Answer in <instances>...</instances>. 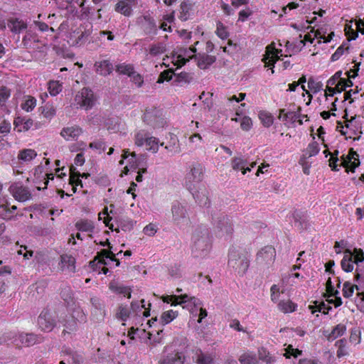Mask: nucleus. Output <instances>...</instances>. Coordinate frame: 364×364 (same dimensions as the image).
Returning a JSON list of instances; mask_svg holds the SVG:
<instances>
[{
	"mask_svg": "<svg viewBox=\"0 0 364 364\" xmlns=\"http://www.w3.org/2000/svg\"><path fill=\"white\" fill-rule=\"evenodd\" d=\"M192 255L196 258H204L211 249L210 231L205 226L197 227L192 235Z\"/></svg>",
	"mask_w": 364,
	"mask_h": 364,
	"instance_id": "f257e3e1",
	"label": "nucleus"
},
{
	"mask_svg": "<svg viewBox=\"0 0 364 364\" xmlns=\"http://www.w3.org/2000/svg\"><path fill=\"white\" fill-rule=\"evenodd\" d=\"M363 261L364 254L361 249L355 248L353 252L349 249H346L344 251V255L341 260V265L343 271L350 272L354 269L353 264H355L357 267L355 269V280H364V267L359 264Z\"/></svg>",
	"mask_w": 364,
	"mask_h": 364,
	"instance_id": "f03ea898",
	"label": "nucleus"
},
{
	"mask_svg": "<svg viewBox=\"0 0 364 364\" xmlns=\"http://www.w3.org/2000/svg\"><path fill=\"white\" fill-rule=\"evenodd\" d=\"M212 225L215 232L221 237L231 235L233 232L232 221L224 213L215 211L212 213Z\"/></svg>",
	"mask_w": 364,
	"mask_h": 364,
	"instance_id": "7ed1b4c3",
	"label": "nucleus"
},
{
	"mask_svg": "<svg viewBox=\"0 0 364 364\" xmlns=\"http://www.w3.org/2000/svg\"><path fill=\"white\" fill-rule=\"evenodd\" d=\"M143 120L154 129L164 127L166 123L162 110L154 107L145 109Z\"/></svg>",
	"mask_w": 364,
	"mask_h": 364,
	"instance_id": "20e7f679",
	"label": "nucleus"
},
{
	"mask_svg": "<svg viewBox=\"0 0 364 364\" xmlns=\"http://www.w3.org/2000/svg\"><path fill=\"white\" fill-rule=\"evenodd\" d=\"M55 313L49 309H43L38 318L39 328L46 332L51 331L56 326Z\"/></svg>",
	"mask_w": 364,
	"mask_h": 364,
	"instance_id": "39448f33",
	"label": "nucleus"
},
{
	"mask_svg": "<svg viewBox=\"0 0 364 364\" xmlns=\"http://www.w3.org/2000/svg\"><path fill=\"white\" fill-rule=\"evenodd\" d=\"M75 100L81 107H84L86 109H90L95 102L93 92L89 88L85 87L76 95Z\"/></svg>",
	"mask_w": 364,
	"mask_h": 364,
	"instance_id": "423d86ee",
	"label": "nucleus"
},
{
	"mask_svg": "<svg viewBox=\"0 0 364 364\" xmlns=\"http://www.w3.org/2000/svg\"><path fill=\"white\" fill-rule=\"evenodd\" d=\"M9 191L13 197L19 202H25L31 198L32 194L27 187L20 183H14L9 187Z\"/></svg>",
	"mask_w": 364,
	"mask_h": 364,
	"instance_id": "0eeeda50",
	"label": "nucleus"
},
{
	"mask_svg": "<svg viewBox=\"0 0 364 364\" xmlns=\"http://www.w3.org/2000/svg\"><path fill=\"white\" fill-rule=\"evenodd\" d=\"M63 326L62 335L66 338H72L76 335L78 331L77 319L75 318V316H66L62 321H60Z\"/></svg>",
	"mask_w": 364,
	"mask_h": 364,
	"instance_id": "6e6552de",
	"label": "nucleus"
},
{
	"mask_svg": "<svg viewBox=\"0 0 364 364\" xmlns=\"http://www.w3.org/2000/svg\"><path fill=\"white\" fill-rule=\"evenodd\" d=\"M41 341L42 337L41 336L32 333H21L18 334V338H15L13 341V343L18 347H29L37 343H41Z\"/></svg>",
	"mask_w": 364,
	"mask_h": 364,
	"instance_id": "1a4fd4ad",
	"label": "nucleus"
},
{
	"mask_svg": "<svg viewBox=\"0 0 364 364\" xmlns=\"http://www.w3.org/2000/svg\"><path fill=\"white\" fill-rule=\"evenodd\" d=\"M203 179V168L200 166L193 167L188 173L186 178V186L189 191L196 189L197 185Z\"/></svg>",
	"mask_w": 364,
	"mask_h": 364,
	"instance_id": "9d476101",
	"label": "nucleus"
},
{
	"mask_svg": "<svg viewBox=\"0 0 364 364\" xmlns=\"http://www.w3.org/2000/svg\"><path fill=\"white\" fill-rule=\"evenodd\" d=\"M358 157V154L353 149H350L348 156L342 157L341 165L346 168V171H354V169L359 166L360 161Z\"/></svg>",
	"mask_w": 364,
	"mask_h": 364,
	"instance_id": "9b49d317",
	"label": "nucleus"
},
{
	"mask_svg": "<svg viewBox=\"0 0 364 364\" xmlns=\"http://www.w3.org/2000/svg\"><path fill=\"white\" fill-rule=\"evenodd\" d=\"M196 202L199 205L203 207H208L210 205V200L208 196V191L205 187L196 188L193 191H191Z\"/></svg>",
	"mask_w": 364,
	"mask_h": 364,
	"instance_id": "f8f14e48",
	"label": "nucleus"
},
{
	"mask_svg": "<svg viewBox=\"0 0 364 364\" xmlns=\"http://www.w3.org/2000/svg\"><path fill=\"white\" fill-rule=\"evenodd\" d=\"M105 258H109L112 261L116 262V266L117 267L120 264L119 259L115 258V255L112 252L107 250H102L100 252H97V255L90 264L93 266L95 262L98 260L99 263L106 265L107 263L105 260Z\"/></svg>",
	"mask_w": 364,
	"mask_h": 364,
	"instance_id": "ddd939ff",
	"label": "nucleus"
},
{
	"mask_svg": "<svg viewBox=\"0 0 364 364\" xmlns=\"http://www.w3.org/2000/svg\"><path fill=\"white\" fill-rule=\"evenodd\" d=\"M141 27L144 32L149 36L157 33V26L154 20L149 16H144L141 21Z\"/></svg>",
	"mask_w": 364,
	"mask_h": 364,
	"instance_id": "4468645a",
	"label": "nucleus"
},
{
	"mask_svg": "<svg viewBox=\"0 0 364 364\" xmlns=\"http://www.w3.org/2000/svg\"><path fill=\"white\" fill-rule=\"evenodd\" d=\"M191 58H195L197 60V65L200 69H206L213 63H215L216 58L213 55H209L205 53H199L194 55Z\"/></svg>",
	"mask_w": 364,
	"mask_h": 364,
	"instance_id": "2eb2a0df",
	"label": "nucleus"
},
{
	"mask_svg": "<svg viewBox=\"0 0 364 364\" xmlns=\"http://www.w3.org/2000/svg\"><path fill=\"white\" fill-rule=\"evenodd\" d=\"M7 26L14 33H20L27 28V23L18 18H10L7 21Z\"/></svg>",
	"mask_w": 364,
	"mask_h": 364,
	"instance_id": "dca6fc26",
	"label": "nucleus"
},
{
	"mask_svg": "<svg viewBox=\"0 0 364 364\" xmlns=\"http://www.w3.org/2000/svg\"><path fill=\"white\" fill-rule=\"evenodd\" d=\"M185 355L181 352H173L168 354L159 364H183Z\"/></svg>",
	"mask_w": 364,
	"mask_h": 364,
	"instance_id": "f3484780",
	"label": "nucleus"
},
{
	"mask_svg": "<svg viewBox=\"0 0 364 364\" xmlns=\"http://www.w3.org/2000/svg\"><path fill=\"white\" fill-rule=\"evenodd\" d=\"M237 255L236 254V252L235 251H231L229 254V264L230 265L232 266V267H236V268H239L240 270L245 272L247 269L248 268V266H249V262L247 260V259L245 257H243L240 262V264L237 265Z\"/></svg>",
	"mask_w": 364,
	"mask_h": 364,
	"instance_id": "a211bd4d",
	"label": "nucleus"
},
{
	"mask_svg": "<svg viewBox=\"0 0 364 364\" xmlns=\"http://www.w3.org/2000/svg\"><path fill=\"white\" fill-rule=\"evenodd\" d=\"M82 133V130L77 126L65 127L62 129L60 135L66 140L75 139Z\"/></svg>",
	"mask_w": 364,
	"mask_h": 364,
	"instance_id": "6ab92c4d",
	"label": "nucleus"
},
{
	"mask_svg": "<svg viewBox=\"0 0 364 364\" xmlns=\"http://www.w3.org/2000/svg\"><path fill=\"white\" fill-rule=\"evenodd\" d=\"M95 70L101 75H108L113 70L112 64L107 60L96 62L95 64Z\"/></svg>",
	"mask_w": 364,
	"mask_h": 364,
	"instance_id": "aec40b11",
	"label": "nucleus"
},
{
	"mask_svg": "<svg viewBox=\"0 0 364 364\" xmlns=\"http://www.w3.org/2000/svg\"><path fill=\"white\" fill-rule=\"evenodd\" d=\"M75 259L71 255H63L60 256V267L62 269H67L69 272H74Z\"/></svg>",
	"mask_w": 364,
	"mask_h": 364,
	"instance_id": "412c9836",
	"label": "nucleus"
},
{
	"mask_svg": "<svg viewBox=\"0 0 364 364\" xmlns=\"http://www.w3.org/2000/svg\"><path fill=\"white\" fill-rule=\"evenodd\" d=\"M173 219L179 221L186 217L187 212L184 206L178 203H175L171 208Z\"/></svg>",
	"mask_w": 364,
	"mask_h": 364,
	"instance_id": "4be33fe9",
	"label": "nucleus"
},
{
	"mask_svg": "<svg viewBox=\"0 0 364 364\" xmlns=\"http://www.w3.org/2000/svg\"><path fill=\"white\" fill-rule=\"evenodd\" d=\"M116 11L126 16H129L132 14V6L128 0H120L115 5Z\"/></svg>",
	"mask_w": 364,
	"mask_h": 364,
	"instance_id": "5701e85b",
	"label": "nucleus"
},
{
	"mask_svg": "<svg viewBox=\"0 0 364 364\" xmlns=\"http://www.w3.org/2000/svg\"><path fill=\"white\" fill-rule=\"evenodd\" d=\"M76 229L79 231L92 232L95 229L94 223L92 220L82 219L78 220L75 225Z\"/></svg>",
	"mask_w": 364,
	"mask_h": 364,
	"instance_id": "b1692460",
	"label": "nucleus"
},
{
	"mask_svg": "<svg viewBox=\"0 0 364 364\" xmlns=\"http://www.w3.org/2000/svg\"><path fill=\"white\" fill-rule=\"evenodd\" d=\"M38 42L37 36L33 33L31 30L26 31L24 36L22 38V44L23 48H30L32 47L33 43Z\"/></svg>",
	"mask_w": 364,
	"mask_h": 364,
	"instance_id": "393cba45",
	"label": "nucleus"
},
{
	"mask_svg": "<svg viewBox=\"0 0 364 364\" xmlns=\"http://www.w3.org/2000/svg\"><path fill=\"white\" fill-rule=\"evenodd\" d=\"M75 168L72 166L70 168V171H71V176L70 177V183L72 185H76V186H82V181L79 178V177H82V178H88L90 176V173H80L79 172H75Z\"/></svg>",
	"mask_w": 364,
	"mask_h": 364,
	"instance_id": "a878e982",
	"label": "nucleus"
},
{
	"mask_svg": "<svg viewBox=\"0 0 364 364\" xmlns=\"http://www.w3.org/2000/svg\"><path fill=\"white\" fill-rule=\"evenodd\" d=\"M109 289L117 294L127 295L128 298H131V289L128 287L118 285L115 282H110Z\"/></svg>",
	"mask_w": 364,
	"mask_h": 364,
	"instance_id": "bb28decb",
	"label": "nucleus"
},
{
	"mask_svg": "<svg viewBox=\"0 0 364 364\" xmlns=\"http://www.w3.org/2000/svg\"><path fill=\"white\" fill-rule=\"evenodd\" d=\"M258 357L260 360L266 364H274L276 361L274 357H273L264 348H260L258 350Z\"/></svg>",
	"mask_w": 364,
	"mask_h": 364,
	"instance_id": "cd10ccee",
	"label": "nucleus"
},
{
	"mask_svg": "<svg viewBox=\"0 0 364 364\" xmlns=\"http://www.w3.org/2000/svg\"><path fill=\"white\" fill-rule=\"evenodd\" d=\"M213 359V355L200 351L196 353V363L197 364H212Z\"/></svg>",
	"mask_w": 364,
	"mask_h": 364,
	"instance_id": "c85d7f7f",
	"label": "nucleus"
},
{
	"mask_svg": "<svg viewBox=\"0 0 364 364\" xmlns=\"http://www.w3.org/2000/svg\"><path fill=\"white\" fill-rule=\"evenodd\" d=\"M247 164L245 160L241 158L235 157L232 160V167L234 170L237 171L239 169L242 170V173L245 174L247 171H250V168H244L245 165Z\"/></svg>",
	"mask_w": 364,
	"mask_h": 364,
	"instance_id": "c756f323",
	"label": "nucleus"
},
{
	"mask_svg": "<svg viewBox=\"0 0 364 364\" xmlns=\"http://www.w3.org/2000/svg\"><path fill=\"white\" fill-rule=\"evenodd\" d=\"M37 156V153L35 150L31 149H26L21 150L18 156V159L29 161L34 159Z\"/></svg>",
	"mask_w": 364,
	"mask_h": 364,
	"instance_id": "7c9ffc66",
	"label": "nucleus"
},
{
	"mask_svg": "<svg viewBox=\"0 0 364 364\" xmlns=\"http://www.w3.org/2000/svg\"><path fill=\"white\" fill-rule=\"evenodd\" d=\"M258 257H262L264 259L272 260L275 256V250L271 246H267L263 248L259 253Z\"/></svg>",
	"mask_w": 364,
	"mask_h": 364,
	"instance_id": "2f4dec72",
	"label": "nucleus"
},
{
	"mask_svg": "<svg viewBox=\"0 0 364 364\" xmlns=\"http://www.w3.org/2000/svg\"><path fill=\"white\" fill-rule=\"evenodd\" d=\"M134 70V68L131 64L121 63L116 66V71L117 73L122 75H127L128 76H132Z\"/></svg>",
	"mask_w": 364,
	"mask_h": 364,
	"instance_id": "473e14b6",
	"label": "nucleus"
},
{
	"mask_svg": "<svg viewBox=\"0 0 364 364\" xmlns=\"http://www.w3.org/2000/svg\"><path fill=\"white\" fill-rule=\"evenodd\" d=\"M176 316V311H173V310L167 311L162 314L160 318V323L162 326H164L173 321Z\"/></svg>",
	"mask_w": 364,
	"mask_h": 364,
	"instance_id": "72a5a7b5",
	"label": "nucleus"
},
{
	"mask_svg": "<svg viewBox=\"0 0 364 364\" xmlns=\"http://www.w3.org/2000/svg\"><path fill=\"white\" fill-rule=\"evenodd\" d=\"M239 361L241 364H257V360L255 354L243 353L239 358Z\"/></svg>",
	"mask_w": 364,
	"mask_h": 364,
	"instance_id": "f704fd0d",
	"label": "nucleus"
},
{
	"mask_svg": "<svg viewBox=\"0 0 364 364\" xmlns=\"http://www.w3.org/2000/svg\"><path fill=\"white\" fill-rule=\"evenodd\" d=\"M279 309L284 313L293 312L296 305L291 301H281L278 304Z\"/></svg>",
	"mask_w": 364,
	"mask_h": 364,
	"instance_id": "c9c22d12",
	"label": "nucleus"
},
{
	"mask_svg": "<svg viewBox=\"0 0 364 364\" xmlns=\"http://www.w3.org/2000/svg\"><path fill=\"white\" fill-rule=\"evenodd\" d=\"M346 326L343 324H338L336 327L333 328L331 333L329 334L328 339L329 341L334 340L337 337L342 336L346 331Z\"/></svg>",
	"mask_w": 364,
	"mask_h": 364,
	"instance_id": "e433bc0d",
	"label": "nucleus"
},
{
	"mask_svg": "<svg viewBox=\"0 0 364 364\" xmlns=\"http://www.w3.org/2000/svg\"><path fill=\"white\" fill-rule=\"evenodd\" d=\"M316 306H309V309L311 310V313L314 314L316 311L322 312L324 314H327L328 311L331 309V306H326L324 302L318 303V301L315 302Z\"/></svg>",
	"mask_w": 364,
	"mask_h": 364,
	"instance_id": "4c0bfd02",
	"label": "nucleus"
},
{
	"mask_svg": "<svg viewBox=\"0 0 364 364\" xmlns=\"http://www.w3.org/2000/svg\"><path fill=\"white\" fill-rule=\"evenodd\" d=\"M166 51L165 45L162 43L154 44L150 47L149 53L151 55L156 56L159 54H162Z\"/></svg>",
	"mask_w": 364,
	"mask_h": 364,
	"instance_id": "58836bf2",
	"label": "nucleus"
},
{
	"mask_svg": "<svg viewBox=\"0 0 364 364\" xmlns=\"http://www.w3.org/2000/svg\"><path fill=\"white\" fill-rule=\"evenodd\" d=\"M259 117L265 127H269L273 124V117L267 112H260Z\"/></svg>",
	"mask_w": 364,
	"mask_h": 364,
	"instance_id": "ea45409f",
	"label": "nucleus"
},
{
	"mask_svg": "<svg viewBox=\"0 0 364 364\" xmlns=\"http://www.w3.org/2000/svg\"><path fill=\"white\" fill-rule=\"evenodd\" d=\"M346 341L345 339H340L336 342V346L338 347L337 356L341 358L348 354L346 349Z\"/></svg>",
	"mask_w": 364,
	"mask_h": 364,
	"instance_id": "a19ab883",
	"label": "nucleus"
},
{
	"mask_svg": "<svg viewBox=\"0 0 364 364\" xmlns=\"http://www.w3.org/2000/svg\"><path fill=\"white\" fill-rule=\"evenodd\" d=\"M146 145L149 149L156 153L159 149V140L156 137H146L145 140Z\"/></svg>",
	"mask_w": 364,
	"mask_h": 364,
	"instance_id": "79ce46f5",
	"label": "nucleus"
},
{
	"mask_svg": "<svg viewBox=\"0 0 364 364\" xmlns=\"http://www.w3.org/2000/svg\"><path fill=\"white\" fill-rule=\"evenodd\" d=\"M36 104V100L33 97L28 96L27 100L21 105V107L26 112H29L35 107Z\"/></svg>",
	"mask_w": 364,
	"mask_h": 364,
	"instance_id": "37998d69",
	"label": "nucleus"
},
{
	"mask_svg": "<svg viewBox=\"0 0 364 364\" xmlns=\"http://www.w3.org/2000/svg\"><path fill=\"white\" fill-rule=\"evenodd\" d=\"M18 338V334L15 332H6L0 338V343H13V341Z\"/></svg>",
	"mask_w": 364,
	"mask_h": 364,
	"instance_id": "c03bdc74",
	"label": "nucleus"
},
{
	"mask_svg": "<svg viewBox=\"0 0 364 364\" xmlns=\"http://www.w3.org/2000/svg\"><path fill=\"white\" fill-rule=\"evenodd\" d=\"M308 87L316 93L323 89V84L321 82L315 81L312 77H310L308 81Z\"/></svg>",
	"mask_w": 364,
	"mask_h": 364,
	"instance_id": "a18cd8bd",
	"label": "nucleus"
},
{
	"mask_svg": "<svg viewBox=\"0 0 364 364\" xmlns=\"http://www.w3.org/2000/svg\"><path fill=\"white\" fill-rule=\"evenodd\" d=\"M11 95V90L5 87L2 86L0 87V106L5 105L6 100Z\"/></svg>",
	"mask_w": 364,
	"mask_h": 364,
	"instance_id": "49530a36",
	"label": "nucleus"
},
{
	"mask_svg": "<svg viewBox=\"0 0 364 364\" xmlns=\"http://www.w3.org/2000/svg\"><path fill=\"white\" fill-rule=\"evenodd\" d=\"M193 80L191 74L188 73H181L176 75L175 81L178 82L190 83Z\"/></svg>",
	"mask_w": 364,
	"mask_h": 364,
	"instance_id": "de8ad7c7",
	"label": "nucleus"
},
{
	"mask_svg": "<svg viewBox=\"0 0 364 364\" xmlns=\"http://www.w3.org/2000/svg\"><path fill=\"white\" fill-rule=\"evenodd\" d=\"M216 34L222 39H226L229 36L225 26L221 22L217 23Z\"/></svg>",
	"mask_w": 364,
	"mask_h": 364,
	"instance_id": "09e8293b",
	"label": "nucleus"
},
{
	"mask_svg": "<svg viewBox=\"0 0 364 364\" xmlns=\"http://www.w3.org/2000/svg\"><path fill=\"white\" fill-rule=\"evenodd\" d=\"M49 92L51 95H58L62 90V86L56 81H51L48 85Z\"/></svg>",
	"mask_w": 364,
	"mask_h": 364,
	"instance_id": "8fccbe9b",
	"label": "nucleus"
},
{
	"mask_svg": "<svg viewBox=\"0 0 364 364\" xmlns=\"http://www.w3.org/2000/svg\"><path fill=\"white\" fill-rule=\"evenodd\" d=\"M354 291V286H353L349 282H346L343 284V295L344 297H350Z\"/></svg>",
	"mask_w": 364,
	"mask_h": 364,
	"instance_id": "3c124183",
	"label": "nucleus"
},
{
	"mask_svg": "<svg viewBox=\"0 0 364 364\" xmlns=\"http://www.w3.org/2000/svg\"><path fill=\"white\" fill-rule=\"evenodd\" d=\"M173 75V72L171 70H164L160 74L157 82L161 83L165 80L169 81L172 79Z\"/></svg>",
	"mask_w": 364,
	"mask_h": 364,
	"instance_id": "603ef678",
	"label": "nucleus"
},
{
	"mask_svg": "<svg viewBox=\"0 0 364 364\" xmlns=\"http://www.w3.org/2000/svg\"><path fill=\"white\" fill-rule=\"evenodd\" d=\"M339 86H341V87L338 90V92L341 93L345 90L346 87L353 86V82L350 79L341 78L337 84V88H338Z\"/></svg>",
	"mask_w": 364,
	"mask_h": 364,
	"instance_id": "864d4df0",
	"label": "nucleus"
},
{
	"mask_svg": "<svg viewBox=\"0 0 364 364\" xmlns=\"http://www.w3.org/2000/svg\"><path fill=\"white\" fill-rule=\"evenodd\" d=\"M346 35L349 38L348 41L355 40L358 36V31H355L350 26L346 25L345 28Z\"/></svg>",
	"mask_w": 364,
	"mask_h": 364,
	"instance_id": "5fc2aeb1",
	"label": "nucleus"
},
{
	"mask_svg": "<svg viewBox=\"0 0 364 364\" xmlns=\"http://www.w3.org/2000/svg\"><path fill=\"white\" fill-rule=\"evenodd\" d=\"M252 125V119L249 117H244L242 119L240 127L245 131H248Z\"/></svg>",
	"mask_w": 364,
	"mask_h": 364,
	"instance_id": "6e6d98bb",
	"label": "nucleus"
},
{
	"mask_svg": "<svg viewBox=\"0 0 364 364\" xmlns=\"http://www.w3.org/2000/svg\"><path fill=\"white\" fill-rule=\"evenodd\" d=\"M300 111H301V107H299L297 112H289L284 114V116L283 117L284 120H287L288 119H289L292 121H295L300 117V113H299Z\"/></svg>",
	"mask_w": 364,
	"mask_h": 364,
	"instance_id": "4d7b16f0",
	"label": "nucleus"
},
{
	"mask_svg": "<svg viewBox=\"0 0 364 364\" xmlns=\"http://www.w3.org/2000/svg\"><path fill=\"white\" fill-rule=\"evenodd\" d=\"M11 125L5 121L0 124V138L5 136L10 132Z\"/></svg>",
	"mask_w": 364,
	"mask_h": 364,
	"instance_id": "13d9d810",
	"label": "nucleus"
},
{
	"mask_svg": "<svg viewBox=\"0 0 364 364\" xmlns=\"http://www.w3.org/2000/svg\"><path fill=\"white\" fill-rule=\"evenodd\" d=\"M308 150L309 152V156H313L316 155L319 151V147L317 142L314 141L311 143L308 146Z\"/></svg>",
	"mask_w": 364,
	"mask_h": 364,
	"instance_id": "bf43d9fd",
	"label": "nucleus"
},
{
	"mask_svg": "<svg viewBox=\"0 0 364 364\" xmlns=\"http://www.w3.org/2000/svg\"><path fill=\"white\" fill-rule=\"evenodd\" d=\"M162 300L164 302L169 303L172 302L171 305L176 306L178 303V297L176 295H171V296H166L162 297Z\"/></svg>",
	"mask_w": 364,
	"mask_h": 364,
	"instance_id": "052dcab7",
	"label": "nucleus"
},
{
	"mask_svg": "<svg viewBox=\"0 0 364 364\" xmlns=\"http://www.w3.org/2000/svg\"><path fill=\"white\" fill-rule=\"evenodd\" d=\"M132 77V81L138 86V87H141V85L143 84L144 82V80H143V78L141 76V75H139V73H136L134 70V73L133 74H132V76H130Z\"/></svg>",
	"mask_w": 364,
	"mask_h": 364,
	"instance_id": "680f3d73",
	"label": "nucleus"
},
{
	"mask_svg": "<svg viewBox=\"0 0 364 364\" xmlns=\"http://www.w3.org/2000/svg\"><path fill=\"white\" fill-rule=\"evenodd\" d=\"M143 231L145 235L149 236H153L156 232V229L155 228V225H154L153 224H149L144 228Z\"/></svg>",
	"mask_w": 364,
	"mask_h": 364,
	"instance_id": "e2e57ef3",
	"label": "nucleus"
},
{
	"mask_svg": "<svg viewBox=\"0 0 364 364\" xmlns=\"http://www.w3.org/2000/svg\"><path fill=\"white\" fill-rule=\"evenodd\" d=\"M61 297L65 301H68L72 299V291L70 288H65L61 291Z\"/></svg>",
	"mask_w": 364,
	"mask_h": 364,
	"instance_id": "0e129e2a",
	"label": "nucleus"
},
{
	"mask_svg": "<svg viewBox=\"0 0 364 364\" xmlns=\"http://www.w3.org/2000/svg\"><path fill=\"white\" fill-rule=\"evenodd\" d=\"M349 340L351 343H359L360 342V333L357 330L352 331Z\"/></svg>",
	"mask_w": 364,
	"mask_h": 364,
	"instance_id": "69168bd1",
	"label": "nucleus"
},
{
	"mask_svg": "<svg viewBox=\"0 0 364 364\" xmlns=\"http://www.w3.org/2000/svg\"><path fill=\"white\" fill-rule=\"evenodd\" d=\"M165 149L171 153V154H176L181 151L178 144L173 143V144L166 145Z\"/></svg>",
	"mask_w": 364,
	"mask_h": 364,
	"instance_id": "338daca9",
	"label": "nucleus"
},
{
	"mask_svg": "<svg viewBox=\"0 0 364 364\" xmlns=\"http://www.w3.org/2000/svg\"><path fill=\"white\" fill-rule=\"evenodd\" d=\"M344 51V46L343 45L339 46L336 52L332 55L331 60L333 61H336L338 60V58L341 56V55L343 53Z\"/></svg>",
	"mask_w": 364,
	"mask_h": 364,
	"instance_id": "774afa93",
	"label": "nucleus"
}]
</instances>
